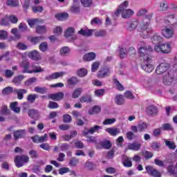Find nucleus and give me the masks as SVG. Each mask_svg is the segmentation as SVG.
I'll return each mask as SVG.
<instances>
[{"instance_id": "nucleus-26", "label": "nucleus", "mask_w": 177, "mask_h": 177, "mask_svg": "<svg viewBox=\"0 0 177 177\" xmlns=\"http://www.w3.org/2000/svg\"><path fill=\"white\" fill-rule=\"evenodd\" d=\"M55 18L59 21H64V20H67V19H68V13H57L55 15Z\"/></svg>"}, {"instance_id": "nucleus-8", "label": "nucleus", "mask_w": 177, "mask_h": 177, "mask_svg": "<svg viewBox=\"0 0 177 177\" xmlns=\"http://www.w3.org/2000/svg\"><path fill=\"white\" fill-rule=\"evenodd\" d=\"M169 68V64L167 62H162L160 64H159L156 69V73L158 74V75H161V74H164V73H167Z\"/></svg>"}, {"instance_id": "nucleus-16", "label": "nucleus", "mask_w": 177, "mask_h": 177, "mask_svg": "<svg viewBox=\"0 0 177 177\" xmlns=\"http://www.w3.org/2000/svg\"><path fill=\"white\" fill-rule=\"evenodd\" d=\"M14 93L17 95V99H19V100H21L24 97V94L27 93V90L24 88H15Z\"/></svg>"}, {"instance_id": "nucleus-43", "label": "nucleus", "mask_w": 177, "mask_h": 177, "mask_svg": "<svg viewBox=\"0 0 177 177\" xmlns=\"http://www.w3.org/2000/svg\"><path fill=\"white\" fill-rule=\"evenodd\" d=\"M36 32L37 34H45V32H46V26H37L36 27Z\"/></svg>"}, {"instance_id": "nucleus-20", "label": "nucleus", "mask_w": 177, "mask_h": 177, "mask_svg": "<svg viewBox=\"0 0 177 177\" xmlns=\"http://www.w3.org/2000/svg\"><path fill=\"white\" fill-rule=\"evenodd\" d=\"M140 147H142V144L136 142L129 143L127 145V149H129V150H133L134 151H138L140 150Z\"/></svg>"}, {"instance_id": "nucleus-13", "label": "nucleus", "mask_w": 177, "mask_h": 177, "mask_svg": "<svg viewBox=\"0 0 177 177\" xmlns=\"http://www.w3.org/2000/svg\"><path fill=\"white\" fill-rule=\"evenodd\" d=\"M64 97V93L63 92H59L53 94H48V99H52V100H55L56 102H59V100H62Z\"/></svg>"}, {"instance_id": "nucleus-47", "label": "nucleus", "mask_w": 177, "mask_h": 177, "mask_svg": "<svg viewBox=\"0 0 177 177\" xmlns=\"http://www.w3.org/2000/svg\"><path fill=\"white\" fill-rule=\"evenodd\" d=\"M48 43L46 41H44L41 43L40 45L39 46V49L41 52H46V50H48Z\"/></svg>"}, {"instance_id": "nucleus-34", "label": "nucleus", "mask_w": 177, "mask_h": 177, "mask_svg": "<svg viewBox=\"0 0 177 177\" xmlns=\"http://www.w3.org/2000/svg\"><path fill=\"white\" fill-rule=\"evenodd\" d=\"M102 149L105 150H109V149H111V142L110 140H104L100 142Z\"/></svg>"}, {"instance_id": "nucleus-61", "label": "nucleus", "mask_w": 177, "mask_h": 177, "mask_svg": "<svg viewBox=\"0 0 177 177\" xmlns=\"http://www.w3.org/2000/svg\"><path fill=\"white\" fill-rule=\"evenodd\" d=\"M160 147H161V145L158 142H153L151 145V148L152 150H155L156 151H160Z\"/></svg>"}, {"instance_id": "nucleus-12", "label": "nucleus", "mask_w": 177, "mask_h": 177, "mask_svg": "<svg viewBox=\"0 0 177 177\" xmlns=\"http://www.w3.org/2000/svg\"><path fill=\"white\" fill-rule=\"evenodd\" d=\"M66 73L64 72H55L52 73L50 75H48L45 77V80L47 81H52V80H57V78H60V77H63Z\"/></svg>"}, {"instance_id": "nucleus-35", "label": "nucleus", "mask_w": 177, "mask_h": 177, "mask_svg": "<svg viewBox=\"0 0 177 177\" xmlns=\"http://www.w3.org/2000/svg\"><path fill=\"white\" fill-rule=\"evenodd\" d=\"M87 74L88 71L84 68L78 69L76 72V75H77V77H80V78L86 76Z\"/></svg>"}, {"instance_id": "nucleus-55", "label": "nucleus", "mask_w": 177, "mask_h": 177, "mask_svg": "<svg viewBox=\"0 0 177 177\" xmlns=\"http://www.w3.org/2000/svg\"><path fill=\"white\" fill-rule=\"evenodd\" d=\"M113 84H115L118 91H124V86L120 83V81L117 79H113Z\"/></svg>"}, {"instance_id": "nucleus-33", "label": "nucleus", "mask_w": 177, "mask_h": 177, "mask_svg": "<svg viewBox=\"0 0 177 177\" xmlns=\"http://www.w3.org/2000/svg\"><path fill=\"white\" fill-rule=\"evenodd\" d=\"M102 111V108L99 106H94L93 109H90L88 110V114L90 115H93V114H97V113H100Z\"/></svg>"}, {"instance_id": "nucleus-54", "label": "nucleus", "mask_w": 177, "mask_h": 177, "mask_svg": "<svg viewBox=\"0 0 177 177\" xmlns=\"http://www.w3.org/2000/svg\"><path fill=\"white\" fill-rule=\"evenodd\" d=\"M8 20L12 24H17V21H19V19L17 18V17L13 15H8Z\"/></svg>"}, {"instance_id": "nucleus-56", "label": "nucleus", "mask_w": 177, "mask_h": 177, "mask_svg": "<svg viewBox=\"0 0 177 177\" xmlns=\"http://www.w3.org/2000/svg\"><path fill=\"white\" fill-rule=\"evenodd\" d=\"M165 143L169 149H171V150H175L176 149V145H175V142H172L171 141L165 140Z\"/></svg>"}, {"instance_id": "nucleus-7", "label": "nucleus", "mask_w": 177, "mask_h": 177, "mask_svg": "<svg viewBox=\"0 0 177 177\" xmlns=\"http://www.w3.org/2000/svg\"><path fill=\"white\" fill-rule=\"evenodd\" d=\"M154 50L156 52H160L161 53H170L171 52V44H163L160 45H156L154 47Z\"/></svg>"}, {"instance_id": "nucleus-28", "label": "nucleus", "mask_w": 177, "mask_h": 177, "mask_svg": "<svg viewBox=\"0 0 177 177\" xmlns=\"http://www.w3.org/2000/svg\"><path fill=\"white\" fill-rule=\"evenodd\" d=\"M19 106V102H12L10 105V109L12 110V111H14V113H16L17 114H19L20 113V107L17 106Z\"/></svg>"}, {"instance_id": "nucleus-11", "label": "nucleus", "mask_w": 177, "mask_h": 177, "mask_svg": "<svg viewBox=\"0 0 177 177\" xmlns=\"http://www.w3.org/2000/svg\"><path fill=\"white\" fill-rule=\"evenodd\" d=\"M147 115L153 117L158 114V109L154 105H149L146 109Z\"/></svg>"}, {"instance_id": "nucleus-40", "label": "nucleus", "mask_w": 177, "mask_h": 177, "mask_svg": "<svg viewBox=\"0 0 177 177\" xmlns=\"http://www.w3.org/2000/svg\"><path fill=\"white\" fill-rule=\"evenodd\" d=\"M15 89H13V87L8 86L3 89L2 91V95H10V93H14Z\"/></svg>"}, {"instance_id": "nucleus-29", "label": "nucleus", "mask_w": 177, "mask_h": 177, "mask_svg": "<svg viewBox=\"0 0 177 177\" xmlns=\"http://www.w3.org/2000/svg\"><path fill=\"white\" fill-rule=\"evenodd\" d=\"M83 89L81 87L76 88L72 93L73 99H78L81 96V93L83 92Z\"/></svg>"}, {"instance_id": "nucleus-4", "label": "nucleus", "mask_w": 177, "mask_h": 177, "mask_svg": "<svg viewBox=\"0 0 177 177\" xmlns=\"http://www.w3.org/2000/svg\"><path fill=\"white\" fill-rule=\"evenodd\" d=\"M176 72L169 71L167 75L163 77V84L165 85H171L174 81H176Z\"/></svg>"}, {"instance_id": "nucleus-23", "label": "nucleus", "mask_w": 177, "mask_h": 177, "mask_svg": "<svg viewBox=\"0 0 177 177\" xmlns=\"http://www.w3.org/2000/svg\"><path fill=\"white\" fill-rule=\"evenodd\" d=\"M96 59V54L95 53H88L84 55L83 60L86 62H92Z\"/></svg>"}, {"instance_id": "nucleus-60", "label": "nucleus", "mask_w": 177, "mask_h": 177, "mask_svg": "<svg viewBox=\"0 0 177 177\" xmlns=\"http://www.w3.org/2000/svg\"><path fill=\"white\" fill-rule=\"evenodd\" d=\"M128 53V50H127V48H120V57H121V59H124V57H125V56H127Z\"/></svg>"}, {"instance_id": "nucleus-38", "label": "nucleus", "mask_w": 177, "mask_h": 177, "mask_svg": "<svg viewBox=\"0 0 177 177\" xmlns=\"http://www.w3.org/2000/svg\"><path fill=\"white\" fill-rule=\"evenodd\" d=\"M70 53V48L68 46H64L59 50L61 56H67Z\"/></svg>"}, {"instance_id": "nucleus-52", "label": "nucleus", "mask_w": 177, "mask_h": 177, "mask_svg": "<svg viewBox=\"0 0 177 177\" xmlns=\"http://www.w3.org/2000/svg\"><path fill=\"white\" fill-rule=\"evenodd\" d=\"M80 2L84 8H89L93 3V0H80Z\"/></svg>"}, {"instance_id": "nucleus-18", "label": "nucleus", "mask_w": 177, "mask_h": 177, "mask_svg": "<svg viewBox=\"0 0 177 177\" xmlns=\"http://www.w3.org/2000/svg\"><path fill=\"white\" fill-rule=\"evenodd\" d=\"M26 135V129H19L16 131H14V138L15 140L18 139H21Z\"/></svg>"}, {"instance_id": "nucleus-41", "label": "nucleus", "mask_w": 177, "mask_h": 177, "mask_svg": "<svg viewBox=\"0 0 177 177\" xmlns=\"http://www.w3.org/2000/svg\"><path fill=\"white\" fill-rule=\"evenodd\" d=\"M0 114L2 115H9V114H10V111L8 109L6 105H3L0 110Z\"/></svg>"}, {"instance_id": "nucleus-15", "label": "nucleus", "mask_w": 177, "mask_h": 177, "mask_svg": "<svg viewBox=\"0 0 177 177\" xmlns=\"http://www.w3.org/2000/svg\"><path fill=\"white\" fill-rule=\"evenodd\" d=\"M122 162L126 168H131V167H132V160H131V158H129L125 155L122 156Z\"/></svg>"}, {"instance_id": "nucleus-21", "label": "nucleus", "mask_w": 177, "mask_h": 177, "mask_svg": "<svg viewBox=\"0 0 177 177\" xmlns=\"http://www.w3.org/2000/svg\"><path fill=\"white\" fill-rule=\"evenodd\" d=\"M28 114L33 120H38L39 118V112L37 110L30 109L28 111Z\"/></svg>"}, {"instance_id": "nucleus-14", "label": "nucleus", "mask_w": 177, "mask_h": 177, "mask_svg": "<svg viewBox=\"0 0 177 177\" xmlns=\"http://www.w3.org/2000/svg\"><path fill=\"white\" fill-rule=\"evenodd\" d=\"M162 34L165 38H172L174 37V29L166 27L162 30Z\"/></svg>"}, {"instance_id": "nucleus-45", "label": "nucleus", "mask_w": 177, "mask_h": 177, "mask_svg": "<svg viewBox=\"0 0 177 177\" xmlns=\"http://www.w3.org/2000/svg\"><path fill=\"white\" fill-rule=\"evenodd\" d=\"M6 5L12 8H16V6H19V0H7Z\"/></svg>"}, {"instance_id": "nucleus-32", "label": "nucleus", "mask_w": 177, "mask_h": 177, "mask_svg": "<svg viewBox=\"0 0 177 177\" xmlns=\"http://www.w3.org/2000/svg\"><path fill=\"white\" fill-rule=\"evenodd\" d=\"M81 103H92V97L89 95H83L80 97Z\"/></svg>"}, {"instance_id": "nucleus-57", "label": "nucleus", "mask_w": 177, "mask_h": 177, "mask_svg": "<svg viewBox=\"0 0 177 177\" xmlns=\"http://www.w3.org/2000/svg\"><path fill=\"white\" fill-rule=\"evenodd\" d=\"M124 97H126V99H129L131 100L135 99V95H133L132 92H131L130 91H126L124 94Z\"/></svg>"}, {"instance_id": "nucleus-62", "label": "nucleus", "mask_w": 177, "mask_h": 177, "mask_svg": "<svg viewBox=\"0 0 177 177\" xmlns=\"http://www.w3.org/2000/svg\"><path fill=\"white\" fill-rule=\"evenodd\" d=\"M72 120L73 119L71 118V115L68 114H65L63 116V122H65L66 124L71 122Z\"/></svg>"}, {"instance_id": "nucleus-46", "label": "nucleus", "mask_w": 177, "mask_h": 177, "mask_svg": "<svg viewBox=\"0 0 177 177\" xmlns=\"http://www.w3.org/2000/svg\"><path fill=\"white\" fill-rule=\"evenodd\" d=\"M74 32H75V29L73 27H70L65 32V37L68 38V37H71Z\"/></svg>"}, {"instance_id": "nucleus-42", "label": "nucleus", "mask_w": 177, "mask_h": 177, "mask_svg": "<svg viewBox=\"0 0 177 177\" xmlns=\"http://www.w3.org/2000/svg\"><path fill=\"white\" fill-rule=\"evenodd\" d=\"M24 79V75H20L18 77H15L12 80V82L13 84H15V85H20V82H21V81H23Z\"/></svg>"}, {"instance_id": "nucleus-27", "label": "nucleus", "mask_w": 177, "mask_h": 177, "mask_svg": "<svg viewBox=\"0 0 177 177\" xmlns=\"http://www.w3.org/2000/svg\"><path fill=\"white\" fill-rule=\"evenodd\" d=\"M93 32V30L91 29H81L78 34L80 35H83V37H91L92 35V33Z\"/></svg>"}, {"instance_id": "nucleus-10", "label": "nucleus", "mask_w": 177, "mask_h": 177, "mask_svg": "<svg viewBox=\"0 0 177 177\" xmlns=\"http://www.w3.org/2000/svg\"><path fill=\"white\" fill-rule=\"evenodd\" d=\"M147 174H149L150 176L153 177H161V173L157 171V169H154V167L148 165L145 167Z\"/></svg>"}, {"instance_id": "nucleus-53", "label": "nucleus", "mask_w": 177, "mask_h": 177, "mask_svg": "<svg viewBox=\"0 0 177 177\" xmlns=\"http://www.w3.org/2000/svg\"><path fill=\"white\" fill-rule=\"evenodd\" d=\"M34 13H41L44 10V7L41 6H35L32 7Z\"/></svg>"}, {"instance_id": "nucleus-44", "label": "nucleus", "mask_w": 177, "mask_h": 177, "mask_svg": "<svg viewBox=\"0 0 177 177\" xmlns=\"http://www.w3.org/2000/svg\"><path fill=\"white\" fill-rule=\"evenodd\" d=\"M35 91L37 92V93L44 95V93H46V92H48V88L46 87L35 86Z\"/></svg>"}, {"instance_id": "nucleus-51", "label": "nucleus", "mask_w": 177, "mask_h": 177, "mask_svg": "<svg viewBox=\"0 0 177 177\" xmlns=\"http://www.w3.org/2000/svg\"><path fill=\"white\" fill-rule=\"evenodd\" d=\"M38 97V95L37 94H30L27 97L28 102H30V103H34L35 102V100Z\"/></svg>"}, {"instance_id": "nucleus-31", "label": "nucleus", "mask_w": 177, "mask_h": 177, "mask_svg": "<svg viewBox=\"0 0 177 177\" xmlns=\"http://www.w3.org/2000/svg\"><path fill=\"white\" fill-rule=\"evenodd\" d=\"M0 26H3L4 27L10 26V22L9 21V15H6L3 18H1L0 21Z\"/></svg>"}, {"instance_id": "nucleus-5", "label": "nucleus", "mask_w": 177, "mask_h": 177, "mask_svg": "<svg viewBox=\"0 0 177 177\" xmlns=\"http://www.w3.org/2000/svg\"><path fill=\"white\" fill-rule=\"evenodd\" d=\"M30 161V157L26 155L17 156L15 158V163L17 168H21L24 164H27Z\"/></svg>"}, {"instance_id": "nucleus-63", "label": "nucleus", "mask_w": 177, "mask_h": 177, "mask_svg": "<svg viewBox=\"0 0 177 177\" xmlns=\"http://www.w3.org/2000/svg\"><path fill=\"white\" fill-rule=\"evenodd\" d=\"M38 23V19H28V24H29L30 27L32 28L34 26L37 24Z\"/></svg>"}, {"instance_id": "nucleus-59", "label": "nucleus", "mask_w": 177, "mask_h": 177, "mask_svg": "<svg viewBox=\"0 0 177 177\" xmlns=\"http://www.w3.org/2000/svg\"><path fill=\"white\" fill-rule=\"evenodd\" d=\"M37 82V77H30L28 80L25 82V85L26 86H30V85H32L34 82Z\"/></svg>"}, {"instance_id": "nucleus-6", "label": "nucleus", "mask_w": 177, "mask_h": 177, "mask_svg": "<svg viewBox=\"0 0 177 177\" xmlns=\"http://www.w3.org/2000/svg\"><path fill=\"white\" fill-rule=\"evenodd\" d=\"M152 62L153 59H151V58L144 59V62L141 65L142 70L146 71V73H151L154 70V66L151 64Z\"/></svg>"}, {"instance_id": "nucleus-50", "label": "nucleus", "mask_w": 177, "mask_h": 177, "mask_svg": "<svg viewBox=\"0 0 177 177\" xmlns=\"http://www.w3.org/2000/svg\"><path fill=\"white\" fill-rule=\"evenodd\" d=\"M94 93H95V96H97V97H102V96H103L104 93H106V90L103 88L95 90L94 91Z\"/></svg>"}, {"instance_id": "nucleus-58", "label": "nucleus", "mask_w": 177, "mask_h": 177, "mask_svg": "<svg viewBox=\"0 0 177 177\" xmlns=\"http://www.w3.org/2000/svg\"><path fill=\"white\" fill-rule=\"evenodd\" d=\"M115 121V118H107L102 122V124L103 125H111V124H114Z\"/></svg>"}, {"instance_id": "nucleus-25", "label": "nucleus", "mask_w": 177, "mask_h": 177, "mask_svg": "<svg viewBox=\"0 0 177 177\" xmlns=\"http://www.w3.org/2000/svg\"><path fill=\"white\" fill-rule=\"evenodd\" d=\"M115 103L118 106H122L125 103V100L124 99V95H117L115 97Z\"/></svg>"}, {"instance_id": "nucleus-30", "label": "nucleus", "mask_w": 177, "mask_h": 177, "mask_svg": "<svg viewBox=\"0 0 177 177\" xmlns=\"http://www.w3.org/2000/svg\"><path fill=\"white\" fill-rule=\"evenodd\" d=\"M109 75H110V70L107 68L100 71L97 74L98 78H104V77H109Z\"/></svg>"}, {"instance_id": "nucleus-37", "label": "nucleus", "mask_w": 177, "mask_h": 177, "mask_svg": "<svg viewBox=\"0 0 177 177\" xmlns=\"http://www.w3.org/2000/svg\"><path fill=\"white\" fill-rule=\"evenodd\" d=\"M138 26H139V22H138V20L132 21L129 24L128 29L129 30V31H133V30H136Z\"/></svg>"}, {"instance_id": "nucleus-9", "label": "nucleus", "mask_w": 177, "mask_h": 177, "mask_svg": "<svg viewBox=\"0 0 177 177\" xmlns=\"http://www.w3.org/2000/svg\"><path fill=\"white\" fill-rule=\"evenodd\" d=\"M99 129H102V127L99 125H95L89 129H84V130L82 131V136H88V135H93L95 132H98Z\"/></svg>"}, {"instance_id": "nucleus-1", "label": "nucleus", "mask_w": 177, "mask_h": 177, "mask_svg": "<svg viewBox=\"0 0 177 177\" xmlns=\"http://www.w3.org/2000/svg\"><path fill=\"white\" fill-rule=\"evenodd\" d=\"M129 5V2H128V1L122 3L115 12V16H120V13H121L122 19H129L135 12L131 9H127Z\"/></svg>"}, {"instance_id": "nucleus-19", "label": "nucleus", "mask_w": 177, "mask_h": 177, "mask_svg": "<svg viewBox=\"0 0 177 177\" xmlns=\"http://www.w3.org/2000/svg\"><path fill=\"white\" fill-rule=\"evenodd\" d=\"M20 66L24 68L22 73H28V74H30V71H31L28 70V68H30V62H28V60L22 61V62L20 64Z\"/></svg>"}, {"instance_id": "nucleus-49", "label": "nucleus", "mask_w": 177, "mask_h": 177, "mask_svg": "<svg viewBox=\"0 0 177 177\" xmlns=\"http://www.w3.org/2000/svg\"><path fill=\"white\" fill-rule=\"evenodd\" d=\"M153 44H160V42H162V37L161 36L155 35L152 38Z\"/></svg>"}, {"instance_id": "nucleus-2", "label": "nucleus", "mask_w": 177, "mask_h": 177, "mask_svg": "<svg viewBox=\"0 0 177 177\" xmlns=\"http://www.w3.org/2000/svg\"><path fill=\"white\" fill-rule=\"evenodd\" d=\"M153 52V48L151 46H145V42L140 41L138 44V53L140 57H142L143 60L150 59V53Z\"/></svg>"}, {"instance_id": "nucleus-3", "label": "nucleus", "mask_w": 177, "mask_h": 177, "mask_svg": "<svg viewBox=\"0 0 177 177\" xmlns=\"http://www.w3.org/2000/svg\"><path fill=\"white\" fill-rule=\"evenodd\" d=\"M138 31L142 38H147L151 34H153V29L149 28V22L140 24L138 28Z\"/></svg>"}, {"instance_id": "nucleus-22", "label": "nucleus", "mask_w": 177, "mask_h": 177, "mask_svg": "<svg viewBox=\"0 0 177 177\" xmlns=\"http://www.w3.org/2000/svg\"><path fill=\"white\" fill-rule=\"evenodd\" d=\"M28 57L32 59V60H39L41 55L38 51L35 50L28 53Z\"/></svg>"}, {"instance_id": "nucleus-36", "label": "nucleus", "mask_w": 177, "mask_h": 177, "mask_svg": "<svg viewBox=\"0 0 177 177\" xmlns=\"http://www.w3.org/2000/svg\"><path fill=\"white\" fill-rule=\"evenodd\" d=\"M32 70L29 71V74H32V73H42L44 71V69L41 68V66H36L35 64L32 65Z\"/></svg>"}, {"instance_id": "nucleus-24", "label": "nucleus", "mask_w": 177, "mask_h": 177, "mask_svg": "<svg viewBox=\"0 0 177 177\" xmlns=\"http://www.w3.org/2000/svg\"><path fill=\"white\" fill-rule=\"evenodd\" d=\"M80 82V80H78V77H71L67 80V84L68 86H75V85H77Z\"/></svg>"}, {"instance_id": "nucleus-48", "label": "nucleus", "mask_w": 177, "mask_h": 177, "mask_svg": "<svg viewBox=\"0 0 177 177\" xmlns=\"http://www.w3.org/2000/svg\"><path fill=\"white\" fill-rule=\"evenodd\" d=\"M44 39L43 36H39V37H35L31 38V42L34 45H37V44H39V41H42Z\"/></svg>"}, {"instance_id": "nucleus-64", "label": "nucleus", "mask_w": 177, "mask_h": 177, "mask_svg": "<svg viewBox=\"0 0 177 177\" xmlns=\"http://www.w3.org/2000/svg\"><path fill=\"white\" fill-rule=\"evenodd\" d=\"M91 24L93 26L94 24H102V19L98 17H95L91 21Z\"/></svg>"}, {"instance_id": "nucleus-39", "label": "nucleus", "mask_w": 177, "mask_h": 177, "mask_svg": "<svg viewBox=\"0 0 177 177\" xmlns=\"http://www.w3.org/2000/svg\"><path fill=\"white\" fill-rule=\"evenodd\" d=\"M147 129V123L146 122H140L138 124V132H145Z\"/></svg>"}, {"instance_id": "nucleus-17", "label": "nucleus", "mask_w": 177, "mask_h": 177, "mask_svg": "<svg viewBox=\"0 0 177 177\" xmlns=\"http://www.w3.org/2000/svg\"><path fill=\"white\" fill-rule=\"evenodd\" d=\"M105 131L106 132L109 133V135H111V136H117V135H118V133H120V129H118L116 127L106 128Z\"/></svg>"}]
</instances>
